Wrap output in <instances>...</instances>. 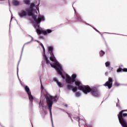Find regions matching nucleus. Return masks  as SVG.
I'll use <instances>...</instances> for the list:
<instances>
[{"instance_id": "nucleus-5", "label": "nucleus", "mask_w": 127, "mask_h": 127, "mask_svg": "<svg viewBox=\"0 0 127 127\" xmlns=\"http://www.w3.org/2000/svg\"><path fill=\"white\" fill-rule=\"evenodd\" d=\"M45 98L46 99L47 105L48 106V109L50 111V114L51 118H52V106L53 105V101H52V98H50L47 95H45Z\"/></svg>"}, {"instance_id": "nucleus-27", "label": "nucleus", "mask_w": 127, "mask_h": 127, "mask_svg": "<svg viewBox=\"0 0 127 127\" xmlns=\"http://www.w3.org/2000/svg\"><path fill=\"white\" fill-rule=\"evenodd\" d=\"M96 31L98 32V33H101V32H100V31H98L97 30H96Z\"/></svg>"}, {"instance_id": "nucleus-4", "label": "nucleus", "mask_w": 127, "mask_h": 127, "mask_svg": "<svg viewBox=\"0 0 127 127\" xmlns=\"http://www.w3.org/2000/svg\"><path fill=\"white\" fill-rule=\"evenodd\" d=\"M50 64L51 67H53V68H55V69H56L58 74L62 76L63 79H65V76L63 75V73H62V71H61L62 70V67L59 63H56V64H54L50 63Z\"/></svg>"}, {"instance_id": "nucleus-30", "label": "nucleus", "mask_w": 127, "mask_h": 127, "mask_svg": "<svg viewBox=\"0 0 127 127\" xmlns=\"http://www.w3.org/2000/svg\"><path fill=\"white\" fill-rule=\"evenodd\" d=\"M119 108H120L121 106H120V105L118 106Z\"/></svg>"}, {"instance_id": "nucleus-1", "label": "nucleus", "mask_w": 127, "mask_h": 127, "mask_svg": "<svg viewBox=\"0 0 127 127\" xmlns=\"http://www.w3.org/2000/svg\"><path fill=\"white\" fill-rule=\"evenodd\" d=\"M34 6H35L34 3H32L30 4L29 8L26 9V10L27 11V15L29 16H32V18L34 21H35L36 23L38 24L40 23L41 21H44L45 18L44 16L40 15L38 16L37 19V15H34V14H33V8Z\"/></svg>"}, {"instance_id": "nucleus-14", "label": "nucleus", "mask_w": 127, "mask_h": 127, "mask_svg": "<svg viewBox=\"0 0 127 127\" xmlns=\"http://www.w3.org/2000/svg\"><path fill=\"white\" fill-rule=\"evenodd\" d=\"M12 3L13 5H15V6H17L20 4V2L16 0H13L12 1Z\"/></svg>"}, {"instance_id": "nucleus-10", "label": "nucleus", "mask_w": 127, "mask_h": 127, "mask_svg": "<svg viewBox=\"0 0 127 127\" xmlns=\"http://www.w3.org/2000/svg\"><path fill=\"white\" fill-rule=\"evenodd\" d=\"M37 32L39 33V34H44V35H47L48 33H51L52 32V30L50 29H47L46 31L44 30H37Z\"/></svg>"}, {"instance_id": "nucleus-2", "label": "nucleus", "mask_w": 127, "mask_h": 127, "mask_svg": "<svg viewBox=\"0 0 127 127\" xmlns=\"http://www.w3.org/2000/svg\"><path fill=\"white\" fill-rule=\"evenodd\" d=\"M66 78L65 82L67 84H72V83H74V82L75 86L78 87L79 90H80V87H83V86L81 85V82H80V81H76V78H77V75H76V74H73L71 75V77L66 75Z\"/></svg>"}, {"instance_id": "nucleus-32", "label": "nucleus", "mask_w": 127, "mask_h": 127, "mask_svg": "<svg viewBox=\"0 0 127 127\" xmlns=\"http://www.w3.org/2000/svg\"><path fill=\"white\" fill-rule=\"evenodd\" d=\"M55 102H57V100H55Z\"/></svg>"}, {"instance_id": "nucleus-26", "label": "nucleus", "mask_w": 127, "mask_h": 127, "mask_svg": "<svg viewBox=\"0 0 127 127\" xmlns=\"http://www.w3.org/2000/svg\"><path fill=\"white\" fill-rule=\"evenodd\" d=\"M123 72H127V68H124V69H122Z\"/></svg>"}, {"instance_id": "nucleus-25", "label": "nucleus", "mask_w": 127, "mask_h": 127, "mask_svg": "<svg viewBox=\"0 0 127 127\" xmlns=\"http://www.w3.org/2000/svg\"><path fill=\"white\" fill-rule=\"evenodd\" d=\"M115 86H116L117 87H118V86H120V84L119 83H118V82H115Z\"/></svg>"}, {"instance_id": "nucleus-18", "label": "nucleus", "mask_w": 127, "mask_h": 127, "mask_svg": "<svg viewBox=\"0 0 127 127\" xmlns=\"http://www.w3.org/2000/svg\"><path fill=\"white\" fill-rule=\"evenodd\" d=\"M75 17L77 19V21H82V18H81V16H78L76 14Z\"/></svg>"}, {"instance_id": "nucleus-34", "label": "nucleus", "mask_w": 127, "mask_h": 127, "mask_svg": "<svg viewBox=\"0 0 127 127\" xmlns=\"http://www.w3.org/2000/svg\"><path fill=\"white\" fill-rule=\"evenodd\" d=\"M117 107H118V104H117Z\"/></svg>"}, {"instance_id": "nucleus-9", "label": "nucleus", "mask_w": 127, "mask_h": 127, "mask_svg": "<svg viewBox=\"0 0 127 127\" xmlns=\"http://www.w3.org/2000/svg\"><path fill=\"white\" fill-rule=\"evenodd\" d=\"M40 45H41V46H42V48L43 49V51H44L43 57H44L45 60L46 61V63L48 65H49L50 64V61L48 60V58H47V56L45 54V48H44V46H43V44H42V43H41Z\"/></svg>"}, {"instance_id": "nucleus-20", "label": "nucleus", "mask_w": 127, "mask_h": 127, "mask_svg": "<svg viewBox=\"0 0 127 127\" xmlns=\"http://www.w3.org/2000/svg\"><path fill=\"white\" fill-rule=\"evenodd\" d=\"M24 2L26 4H27L28 5L30 4V0H24Z\"/></svg>"}, {"instance_id": "nucleus-3", "label": "nucleus", "mask_w": 127, "mask_h": 127, "mask_svg": "<svg viewBox=\"0 0 127 127\" xmlns=\"http://www.w3.org/2000/svg\"><path fill=\"white\" fill-rule=\"evenodd\" d=\"M124 112H127L126 110L121 111L118 115L119 123L121 125H124L127 123V120L126 117H127V113H124Z\"/></svg>"}, {"instance_id": "nucleus-28", "label": "nucleus", "mask_w": 127, "mask_h": 127, "mask_svg": "<svg viewBox=\"0 0 127 127\" xmlns=\"http://www.w3.org/2000/svg\"><path fill=\"white\" fill-rule=\"evenodd\" d=\"M65 107H68V105H67V104H65Z\"/></svg>"}, {"instance_id": "nucleus-21", "label": "nucleus", "mask_w": 127, "mask_h": 127, "mask_svg": "<svg viewBox=\"0 0 127 127\" xmlns=\"http://www.w3.org/2000/svg\"><path fill=\"white\" fill-rule=\"evenodd\" d=\"M100 56H104L105 55V52H104L103 50H101L99 52Z\"/></svg>"}, {"instance_id": "nucleus-12", "label": "nucleus", "mask_w": 127, "mask_h": 127, "mask_svg": "<svg viewBox=\"0 0 127 127\" xmlns=\"http://www.w3.org/2000/svg\"><path fill=\"white\" fill-rule=\"evenodd\" d=\"M66 87L68 90H72L74 92H77V90H78V88H77V87H73L72 85L70 84H67Z\"/></svg>"}, {"instance_id": "nucleus-6", "label": "nucleus", "mask_w": 127, "mask_h": 127, "mask_svg": "<svg viewBox=\"0 0 127 127\" xmlns=\"http://www.w3.org/2000/svg\"><path fill=\"white\" fill-rule=\"evenodd\" d=\"M48 51L49 53L50 54L51 57H50V60L53 62H55V64L58 63L55 56H54V53H53V47L49 46L48 47Z\"/></svg>"}, {"instance_id": "nucleus-19", "label": "nucleus", "mask_w": 127, "mask_h": 127, "mask_svg": "<svg viewBox=\"0 0 127 127\" xmlns=\"http://www.w3.org/2000/svg\"><path fill=\"white\" fill-rule=\"evenodd\" d=\"M105 66L106 67H111V63H110V62H107L105 63Z\"/></svg>"}, {"instance_id": "nucleus-7", "label": "nucleus", "mask_w": 127, "mask_h": 127, "mask_svg": "<svg viewBox=\"0 0 127 127\" xmlns=\"http://www.w3.org/2000/svg\"><path fill=\"white\" fill-rule=\"evenodd\" d=\"M79 90L82 91L84 94H88L92 91V89L88 85H82V86L79 87Z\"/></svg>"}, {"instance_id": "nucleus-8", "label": "nucleus", "mask_w": 127, "mask_h": 127, "mask_svg": "<svg viewBox=\"0 0 127 127\" xmlns=\"http://www.w3.org/2000/svg\"><path fill=\"white\" fill-rule=\"evenodd\" d=\"M113 78L109 77L108 81L104 84V86H105V87H108V89H111L112 87H113Z\"/></svg>"}, {"instance_id": "nucleus-13", "label": "nucleus", "mask_w": 127, "mask_h": 127, "mask_svg": "<svg viewBox=\"0 0 127 127\" xmlns=\"http://www.w3.org/2000/svg\"><path fill=\"white\" fill-rule=\"evenodd\" d=\"M19 16L20 17H25L27 15V12L24 10H22L21 12L18 13Z\"/></svg>"}, {"instance_id": "nucleus-31", "label": "nucleus", "mask_w": 127, "mask_h": 127, "mask_svg": "<svg viewBox=\"0 0 127 127\" xmlns=\"http://www.w3.org/2000/svg\"><path fill=\"white\" fill-rule=\"evenodd\" d=\"M55 97L57 98V96H56Z\"/></svg>"}, {"instance_id": "nucleus-29", "label": "nucleus", "mask_w": 127, "mask_h": 127, "mask_svg": "<svg viewBox=\"0 0 127 127\" xmlns=\"http://www.w3.org/2000/svg\"><path fill=\"white\" fill-rule=\"evenodd\" d=\"M69 117H71V115L70 114H68Z\"/></svg>"}, {"instance_id": "nucleus-22", "label": "nucleus", "mask_w": 127, "mask_h": 127, "mask_svg": "<svg viewBox=\"0 0 127 127\" xmlns=\"http://www.w3.org/2000/svg\"><path fill=\"white\" fill-rule=\"evenodd\" d=\"M75 96L76 97H80L81 96V93L80 92L78 91L75 93Z\"/></svg>"}, {"instance_id": "nucleus-17", "label": "nucleus", "mask_w": 127, "mask_h": 127, "mask_svg": "<svg viewBox=\"0 0 127 127\" xmlns=\"http://www.w3.org/2000/svg\"><path fill=\"white\" fill-rule=\"evenodd\" d=\"M55 82H56L59 87H60V88H62L63 86H62V83H61V82L58 81V80L57 79H55Z\"/></svg>"}, {"instance_id": "nucleus-11", "label": "nucleus", "mask_w": 127, "mask_h": 127, "mask_svg": "<svg viewBox=\"0 0 127 127\" xmlns=\"http://www.w3.org/2000/svg\"><path fill=\"white\" fill-rule=\"evenodd\" d=\"M91 93L95 97H99L100 96V93H99V91L97 89H92Z\"/></svg>"}, {"instance_id": "nucleus-16", "label": "nucleus", "mask_w": 127, "mask_h": 127, "mask_svg": "<svg viewBox=\"0 0 127 127\" xmlns=\"http://www.w3.org/2000/svg\"><path fill=\"white\" fill-rule=\"evenodd\" d=\"M28 97H29V99L30 101L32 102L33 101V96H32V95H31V93H29V94H28Z\"/></svg>"}, {"instance_id": "nucleus-33", "label": "nucleus", "mask_w": 127, "mask_h": 127, "mask_svg": "<svg viewBox=\"0 0 127 127\" xmlns=\"http://www.w3.org/2000/svg\"><path fill=\"white\" fill-rule=\"evenodd\" d=\"M79 123H80V119L79 120Z\"/></svg>"}, {"instance_id": "nucleus-24", "label": "nucleus", "mask_w": 127, "mask_h": 127, "mask_svg": "<svg viewBox=\"0 0 127 127\" xmlns=\"http://www.w3.org/2000/svg\"><path fill=\"white\" fill-rule=\"evenodd\" d=\"M121 126L123 127H127V123H125L124 124H122Z\"/></svg>"}, {"instance_id": "nucleus-15", "label": "nucleus", "mask_w": 127, "mask_h": 127, "mask_svg": "<svg viewBox=\"0 0 127 127\" xmlns=\"http://www.w3.org/2000/svg\"><path fill=\"white\" fill-rule=\"evenodd\" d=\"M25 91L26 92L27 94H29V93H31V92H30V89H29V87H28V86H26L25 87Z\"/></svg>"}, {"instance_id": "nucleus-23", "label": "nucleus", "mask_w": 127, "mask_h": 127, "mask_svg": "<svg viewBox=\"0 0 127 127\" xmlns=\"http://www.w3.org/2000/svg\"><path fill=\"white\" fill-rule=\"evenodd\" d=\"M117 71L118 72H122L123 71V69L121 67H119Z\"/></svg>"}]
</instances>
